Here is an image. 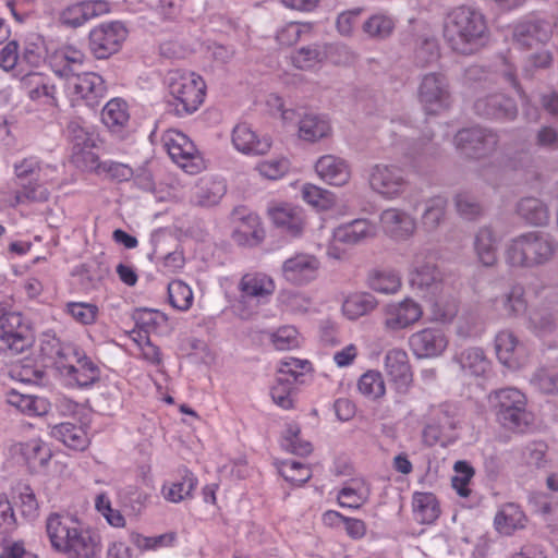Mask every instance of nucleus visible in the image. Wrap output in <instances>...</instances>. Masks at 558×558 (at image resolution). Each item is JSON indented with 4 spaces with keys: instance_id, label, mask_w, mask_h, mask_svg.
I'll return each instance as SVG.
<instances>
[{
    "instance_id": "nucleus-1",
    "label": "nucleus",
    "mask_w": 558,
    "mask_h": 558,
    "mask_svg": "<svg viewBox=\"0 0 558 558\" xmlns=\"http://www.w3.org/2000/svg\"><path fill=\"white\" fill-rule=\"evenodd\" d=\"M485 17L478 11L461 5L451 10L445 17L444 38L450 48L461 54H472L487 37Z\"/></svg>"
},
{
    "instance_id": "nucleus-2",
    "label": "nucleus",
    "mask_w": 558,
    "mask_h": 558,
    "mask_svg": "<svg viewBox=\"0 0 558 558\" xmlns=\"http://www.w3.org/2000/svg\"><path fill=\"white\" fill-rule=\"evenodd\" d=\"M558 250L556 239L545 231H526L508 241L505 260L511 267L534 268L546 265Z\"/></svg>"
},
{
    "instance_id": "nucleus-3",
    "label": "nucleus",
    "mask_w": 558,
    "mask_h": 558,
    "mask_svg": "<svg viewBox=\"0 0 558 558\" xmlns=\"http://www.w3.org/2000/svg\"><path fill=\"white\" fill-rule=\"evenodd\" d=\"M489 403L496 421L507 430L523 433L533 422L527 410L526 396L517 388L507 387L489 393Z\"/></svg>"
},
{
    "instance_id": "nucleus-4",
    "label": "nucleus",
    "mask_w": 558,
    "mask_h": 558,
    "mask_svg": "<svg viewBox=\"0 0 558 558\" xmlns=\"http://www.w3.org/2000/svg\"><path fill=\"white\" fill-rule=\"evenodd\" d=\"M169 93L178 116L191 114L203 104L206 84L195 72L174 70L168 74Z\"/></svg>"
},
{
    "instance_id": "nucleus-5",
    "label": "nucleus",
    "mask_w": 558,
    "mask_h": 558,
    "mask_svg": "<svg viewBox=\"0 0 558 558\" xmlns=\"http://www.w3.org/2000/svg\"><path fill=\"white\" fill-rule=\"evenodd\" d=\"M416 96L426 114L437 116L453 102L450 82L442 72H428L420 77Z\"/></svg>"
},
{
    "instance_id": "nucleus-6",
    "label": "nucleus",
    "mask_w": 558,
    "mask_h": 558,
    "mask_svg": "<svg viewBox=\"0 0 558 558\" xmlns=\"http://www.w3.org/2000/svg\"><path fill=\"white\" fill-rule=\"evenodd\" d=\"M32 343V331L23 323L22 315L7 312L5 307L0 305V352L15 355L24 352Z\"/></svg>"
},
{
    "instance_id": "nucleus-7",
    "label": "nucleus",
    "mask_w": 558,
    "mask_h": 558,
    "mask_svg": "<svg viewBox=\"0 0 558 558\" xmlns=\"http://www.w3.org/2000/svg\"><path fill=\"white\" fill-rule=\"evenodd\" d=\"M128 37V31L121 22L102 23L89 32L88 46L97 59H107L117 53Z\"/></svg>"
},
{
    "instance_id": "nucleus-8",
    "label": "nucleus",
    "mask_w": 558,
    "mask_h": 558,
    "mask_svg": "<svg viewBox=\"0 0 558 558\" xmlns=\"http://www.w3.org/2000/svg\"><path fill=\"white\" fill-rule=\"evenodd\" d=\"M498 142V135L493 130L480 126L463 129L454 136L456 146L465 156L476 159L492 155Z\"/></svg>"
},
{
    "instance_id": "nucleus-9",
    "label": "nucleus",
    "mask_w": 558,
    "mask_h": 558,
    "mask_svg": "<svg viewBox=\"0 0 558 558\" xmlns=\"http://www.w3.org/2000/svg\"><path fill=\"white\" fill-rule=\"evenodd\" d=\"M368 183L374 192L387 198H395L404 191L407 179L400 167L377 163L369 170Z\"/></svg>"
},
{
    "instance_id": "nucleus-10",
    "label": "nucleus",
    "mask_w": 558,
    "mask_h": 558,
    "mask_svg": "<svg viewBox=\"0 0 558 558\" xmlns=\"http://www.w3.org/2000/svg\"><path fill=\"white\" fill-rule=\"evenodd\" d=\"M83 531L78 522L69 515L51 513L46 520V532L54 550L65 555L73 541Z\"/></svg>"
},
{
    "instance_id": "nucleus-11",
    "label": "nucleus",
    "mask_w": 558,
    "mask_h": 558,
    "mask_svg": "<svg viewBox=\"0 0 558 558\" xmlns=\"http://www.w3.org/2000/svg\"><path fill=\"white\" fill-rule=\"evenodd\" d=\"M473 110L478 117L498 121H513L519 112L514 99L502 93L478 97L474 101Z\"/></svg>"
},
{
    "instance_id": "nucleus-12",
    "label": "nucleus",
    "mask_w": 558,
    "mask_h": 558,
    "mask_svg": "<svg viewBox=\"0 0 558 558\" xmlns=\"http://www.w3.org/2000/svg\"><path fill=\"white\" fill-rule=\"evenodd\" d=\"M163 146L170 158L186 172L194 173L197 170L195 160L196 147L193 142L182 132L169 130L162 136Z\"/></svg>"
},
{
    "instance_id": "nucleus-13",
    "label": "nucleus",
    "mask_w": 558,
    "mask_h": 558,
    "mask_svg": "<svg viewBox=\"0 0 558 558\" xmlns=\"http://www.w3.org/2000/svg\"><path fill=\"white\" fill-rule=\"evenodd\" d=\"M66 85L73 96L84 100L89 107L98 106L106 95L105 81L94 72L71 76L66 80Z\"/></svg>"
},
{
    "instance_id": "nucleus-14",
    "label": "nucleus",
    "mask_w": 558,
    "mask_h": 558,
    "mask_svg": "<svg viewBox=\"0 0 558 558\" xmlns=\"http://www.w3.org/2000/svg\"><path fill=\"white\" fill-rule=\"evenodd\" d=\"M553 34V25L544 20H526L513 26L512 38L521 49H531L547 43Z\"/></svg>"
},
{
    "instance_id": "nucleus-15",
    "label": "nucleus",
    "mask_w": 558,
    "mask_h": 558,
    "mask_svg": "<svg viewBox=\"0 0 558 558\" xmlns=\"http://www.w3.org/2000/svg\"><path fill=\"white\" fill-rule=\"evenodd\" d=\"M318 259L310 254H296L282 264V276L292 284L303 286L317 277Z\"/></svg>"
},
{
    "instance_id": "nucleus-16",
    "label": "nucleus",
    "mask_w": 558,
    "mask_h": 558,
    "mask_svg": "<svg viewBox=\"0 0 558 558\" xmlns=\"http://www.w3.org/2000/svg\"><path fill=\"white\" fill-rule=\"evenodd\" d=\"M385 372L399 392H405L413 381L409 356L402 349L395 348L386 353Z\"/></svg>"
},
{
    "instance_id": "nucleus-17",
    "label": "nucleus",
    "mask_w": 558,
    "mask_h": 558,
    "mask_svg": "<svg viewBox=\"0 0 558 558\" xmlns=\"http://www.w3.org/2000/svg\"><path fill=\"white\" fill-rule=\"evenodd\" d=\"M422 314L421 305L407 298L401 302L386 306L384 325L388 330H401L416 323Z\"/></svg>"
},
{
    "instance_id": "nucleus-18",
    "label": "nucleus",
    "mask_w": 558,
    "mask_h": 558,
    "mask_svg": "<svg viewBox=\"0 0 558 558\" xmlns=\"http://www.w3.org/2000/svg\"><path fill=\"white\" fill-rule=\"evenodd\" d=\"M409 344L417 359H426L440 355L447 348L448 341L441 330L425 328L413 333L409 338Z\"/></svg>"
},
{
    "instance_id": "nucleus-19",
    "label": "nucleus",
    "mask_w": 558,
    "mask_h": 558,
    "mask_svg": "<svg viewBox=\"0 0 558 558\" xmlns=\"http://www.w3.org/2000/svg\"><path fill=\"white\" fill-rule=\"evenodd\" d=\"M441 272L437 266L421 256H416L409 274L412 289L425 294L434 292L441 284Z\"/></svg>"
},
{
    "instance_id": "nucleus-20",
    "label": "nucleus",
    "mask_w": 558,
    "mask_h": 558,
    "mask_svg": "<svg viewBox=\"0 0 558 558\" xmlns=\"http://www.w3.org/2000/svg\"><path fill=\"white\" fill-rule=\"evenodd\" d=\"M317 175L326 183L343 186L351 179V168L348 161L336 155H324L315 162Z\"/></svg>"
},
{
    "instance_id": "nucleus-21",
    "label": "nucleus",
    "mask_w": 558,
    "mask_h": 558,
    "mask_svg": "<svg viewBox=\"0 0 558 558\" xmlns=\"http://www.w3.org/2000/svg\"><path fill=\"white\" fill-rule=\"evenodd\" d=\"M109 11V3L104 0H88L68 7L61 15L63 24L78 27L89 20Z\"/></svg>"
},
{
    "instance_id": "nucleus-22",
    "label": "nucleus",
    "mask_w": 558,
    "mask_h": 558,
    "mask_svg": "<svg viewBox=\"0 0 558 558\" xmlns=\"http://www.w3.org/2000/svg\"><path fill=\"white\" fill-rule=\"evenodd\" d=\"M376 235L375 226L367 219H354L340 225L333 230L332 236L336 243L353 246L363 243Z\"/></svg>"
},
{
    "instance_id": "nucleus-23",
    "label": "nucleus",
    "mask_w": 558,
    "mask_h": 558,
    "mask_svg": "<svg viewBox=\"0 0 558 558\" xmlns=\"http://www.w3.org/2000/svg\"><path fill=\"white\" fill-rule=\"evenodd\" d=\"M380 223L384 231L396 240L410 238L416 228L415 220L405 211L398 208H388L380 214Z\"/></svg>"
},
{
    "instance_id": "nucleus-24",
    "label": "nucleus",
    "mask_w": 558,
    "mask_h": 558,
    "mask_svg": "<svg viewBox=\"0 0 558 558\" xmlns=\"http://www.w3.org/2000/svg\"><path fill=\"white\" fill-rule=\"evenodd\" d=\"M232 144L236 150L246 155H264L271 147L268 137H258L246 123H239L234 126Z\"/></svg>"
},
{
    "instance_id": "nucleus-25",
    "label": "nucleus",
    "mask_w": 558,
    "mask_h": 558,
    "mask_svg": "<svg viewBox=\"0 0 558 558\" xmlns=\"http://www.w3.org/2000/svg\"><path fill=\"white\" fill-rule=\"evenodd\" d=\"M268 213L276 227L282 231L292 236H298L302 233L305 225L302 208L290 204H282L269 208Z\"/></svg>"
},
{
    "instance_id": "nucleus-26",
    "label": "nucleus",
    "mask_w": 558,
    "mask_h": 558,
    "mask_svg": "<svg viewBox=\"0 0 558 558\" xmlns=\"http://www.w3.org/2000/svg\"><path fill=\"white\" fill-rule=\"evenodd\" d=\"M515 214L526 225L545 227L549 222V208L541 198L525 196L515 204Z\"/></svg>"
},
{
    "instance_id": "nucleus-27",
    "label": "nucleus",
    "mask_w": 558,
    "mask_h": 558,
    "mask_svg": "<svg viewBox=\"0 0 558 558\" xmlns=\"http://www.w3.org/2000/svg\"><path fill=\"white\" fill-rule=\"evenodd\" d=\"M22 87L33 100L47 98V102L57 106L56 86L50 78L35 71H28L21 76Z\"/></svg>"
},
{
    "instance_id": "nucleus-28",
    "label": "nucleus",
    "mask_w": 558,
    "mask_h": 558,
    "mask_svg": "<svg viewBox=\"0 0 558 558\" xmlns=\"http://www.w3.org/2000/svg\"><path fill=\"white\" fill-rule=\"evenodd\" d=\"M50 198V191L46 182L41 178L21 182L20 189L13 193L12 198L9 201L10 205L15 207L19 205H26L33 203H45Z\"/></svg>"
},
{
    "instance_id": "nucleus-29",
    "label": "nucleus",
    "mask_w": 558,
    "mask_h": 558,
    "mask_svg": "<svg viewBox=\"0 0 558 558\" xmlns=\"http://www.w3.org/2000/svg\"><path fill=\"white\" fill-rule=\"evenodd\" d=\"M498 238L489 227L481 228L474 238V251L478 262L486 267L497 263Z\"/></svg>"
},
{
    "instance_id": "nucleus-30",
    "label": "nucleus",
    "mask_w": 558,
    "mask_h": 558,
    "mask_svg": "<svg viewBox=\"0 0 558 558\" xmlns=\"http://www.w3.org/2000/svg\"><path fill=\"white\" fill-rule=\"evenodd\" d=\"M495 350L498 360L509 368L519 366V355L522 344L517 336L510 330H501L495 338Z\"/></svg>"
},
{
    "instance_id": "nucleus-31",
    "label": "nucleus",
    "mask_w": 558,
    "mask_h": 558,
    "mask_svg": "<svg viewBox=\"0 0 558 558\" xmlns=\"http://www.w3.org/2000/svg\"><path fill=\"white\" fill-rule=\"evenodd\" d=\"M239 290L243 299L260 300L274 293L275 283L265 274H246L239 282Z\"/></svg>"
},
{
    "instance_id": "nucleus-32",
    "label": "nucleus",
    "mask_w": 558,
    "mask_h": 558,
    "mask_svg": "<svg viewBox=\"0 0 558 558\" xmlns=\"http://www.w3.org/2000/svg\"><path fill=\"white\" fill-rule=\"evenodd\" d=\"M525 523L524 512L513 502L502 505L494 519L496 530L504 535H511L514 531L523 529Z\"/></svg>"
},
{
    "instance_id": "nucleus-33",
    "label": "nucleus",
    "mask_w": 558,
    "mask_h": 558,
    "mask_svg": "<svg viewBox=\"0 0 558 558\" xmlns=\"http://www.w3.org/2000/svg\"><path fill=\"white\" fill-rule=\"evenodd\" d=\"M331 132L329 121L317 113H305L299 121V137L306 142H317Z\"/></svg>"
},
{
    "instance_id": "nucleus-34",
    "label": "nucleus",
    "mask_w": 558,
    "mask_h": 558,
    "mask_svg": "<svg viewBox=\"0 0 558 558\" xmlns=\"http://www.w3.org/2000/svg\"><path fill=\"white\" fill-rule=\"evenodd\" d=\"M44 350L54 360L58 368L66 369V372L70 369L71 364H74L83 353L74 344L62 342L58 338L47 341Z\"/></svg>"
},
{
    "instance_id": "nucleus-35",
    "label": "nucleus",
    "mask_w": 558,
    "mask_h": 558,
    "mask_svg": "<svg viewBox=\"0 0 558 558\" xmlns=\"http://www.w3.org/2000/svg\"><path fill=\"white\" fill-rule=\"evenodd\" d=\"M7 402L27 415H44L49 411V402L41 397L24 395L14 389L5 393Z\"/></svg>"
},
{
    "instance_id": "nucleus-36",
    "label": "nucleus",
    "mask_w": 558,
    "mask_h": 558,
    "mask_svg": "<svg viewBox=\"0 0 558 558\" xmlns=\"http://www.w3.org/2000/svg\"><path fill=\"white\" fill-rule=\"evenodd\" d=\"M50 434L66 447L75 450H83L88 445V438L84 428L71 422H63L52 426Z\"/></svg>"
},
{
    "instance_id": "nucleus-37",
    "label": "nucleus",
    "mask_w": 558,
    "mask_h": 558,
    "mask_svg": "<svg viewBox=\"0 0 558 558\" xmlns=\"http://www.w3.org/2000/svg\"><path fill=\"white\" fill-rule=\"evenodd\" d=\"M85 60V54L80 49L74 46H64L60 48L53 57V61L57 64L58 62L61 68L56 69L54 72L69 80L71 76L77 75V70L81 68Z\"/></svg>"
},
{
    "instance_id": "nucleus-38",
    "label": "nucleus",
    "mask_w": 558,
    "mask_h": 558,
    "mask_svg": "<svg viewBox=\"0 0 558 558\" xmlns=\"http://www.w3.org/2000/svg\"><path fill=\"white\" fill-rule=\"evenodd\" d=\"M101 550L99 537L89 530H84L73 541L65 554L66 558H98Z\"/></svg>"
},
{
    "instance_id": "nucleus-39",
    "label": "nucleus",
    "mask_w": 558,
    "mask_h": 558,
    "mask_svg": "<svg viewBox=\"0 0 558 558\" xmlns=\"http://www.w3.org/2000/svg\"><path fill=\"white\" fill-rule=\"evenodd\" d=\"M396 27L395 20L386 13H375L367 17L361 28L368 39L385 40L389 38Z\"/></svg>"
},
{
    "instance_id": "nucleus-40",
    "label": "nucleus",
    "mask_w": 558,
    "mask_h": 558,
    "mask_svg": "<svg viewBox=\"0 0 558 558\" xmlns=\"http://www.w3.org/2000/svg\"><path fill=\"white\" fill-rule=\"evenodd\" d=\"M15 453L21 454L29 465L44 466L51 458L49 447L38 438L17 442L13 446Z\"/></svg>"
},
{
    "instance_id": "nucleus-41",
    "label": "nucleus",
    "mask_w": 558,
    "mask_h": 558,
    "mask_svg": "<svg viewBox=\"0 0 558 558\" xmlns=\"http://www.w3.org/2000/svg\"><path fill=\"white\" fill-rule=\"evenodd\" d=\"M377 305L378 301L372 293L359 292L344 300L342 312L349 319H356L374 311Z\"/></svg>"
},
{
    "instance_id": "nucleus-42",
    "label": "nucleus",
    "mask_w": 558,
    "mask_h": 558,
    "mask_svg": "<svg viewBox=\"0 0 558 558\" xmlns=\"http://www.w3.org/2000/svg\"><path fill=\"white\" fill-rule=\"evenodd\" d=\"M558 325L557 315L547 306H537L529 313V328L537 336L553 333Z\"/></svg>"
},
{
    "instance_id": "nucleus-43",
    "label": "nucleus",
    "mask_w": 558,
    "mask_h": 558,
    "mask_svg": "<svg viewBox=\"0 0 558 558\" xmlns=\"http://www.w3.org/2000/svg\"><path fill=\"white\" fill-rule=\"evenodd\" d=\"M66 374L72 376L80 387H88L99 379L100 369L89 357L82 353L80 359L71 364Z\"/></svg>"
},
{
    "instance_id": "nucleus-44",
    "label": "nucleus",
    "mask_w": 558,
    "mask_h": 558,
    "mask_svg": "<svg viewBox=\"0 0 558 558\" xmlns=\"http://www.w3.org/2000/svg\"><path fill=\"white\" fill-rule=\"evenodd\" d=\"M454 360L462 369L474 376L484 375L489 367V362L481 348L464 349L456 355Z\"/></svg>"
},
{
    "instance_id": "nucleus-45",
    "label": "nucleus",
    "mask_w": 558,
    "mask_h": 558,
    "mask_svg": "<svg viewBox=\"0 0 558 558\" xmlns=\"http://www.w3.org/2000/svg\"><path fill=\"white\" fill-rule=\"evenodd\" d=\"M226 191L227 186L223 180L210 179L203 181L194 194V202L204 207L217 205Z\"/></svg>"
},
{
    "instance_id": "nucleus-46",
    "label": "nucleus",
    "mask_w": 558,
    "mask_h": 558,
    "mask_svg": "<svg viewBox=\"0 0 558 558\" xmlns=\"http://www.w3.org/2000/svg\"><path fill=\"white\" fill-rule=\"evenodd\" d=\"M413 509L421 523H433L440 514L439 504L432 493H415Z\"/></svg>"
},
{
    "instance_id": "nucleus-47",
    "label": "nucleus",
    "mask_w": 558,
    "mask_h": 558,
    "mask_svg": "<svg viewBox=\"0 0 558 558\" xmlns=\"http://www.w3.org/2000/svg\"><path fill=\"white\" fill-rule=\"evenodd\" d=\"M196 484L197 480L194 474L189 470H184L180 481L172 482L169 485H163L162 494L167 500L171 502H179L191 496Z\"/></svg>"
},
{
    "instance_id": "nucleus-48",
    "label": "nucleus",
    "mask_w": 558,
    "mask_h": 558,
    "mask_svg": "<svg viewBox=\"0 0 558 558\" xmlns=\"http://www.w3.org/2000/svg\"><path fill=\"white\" fill-rule=\"evenodd\" d=\"M437 40L429 35L423 34L416 38L414 49V61L418 66L425 68L439 59Z\"/></svg>"
},
{
    "instance_id": "nucleus-49",
    "label": "nucleus",
    "mask_w": 558,
    "mask_h": 558,
    "mask_svg": "<svg viewBox=\"0 0 558 558\" xmlns=\"http://www.w3.org/2000/svg\"><path fill=\"white\" fill-rule=\"evenodd\" d=\"M327 47L314 44L300 48L292 56V63L301 70H310L327 58Z\"/></svg>"
},
{
    "instance_id": "nucleus-50",
    "label": "nucleus",
    "mask_w": 558,
    "mask_h": 558,
    "mask_svg": "<svg viewBox=\"0 0 558 558\" xmlns=\"http://www.w3.org/2000/svg\"><path fill=\"white\" fill-rule=\"evenodd\" d=\"M369 287L384 294H393L401 288V278L393 270H374L368 276Z\"/></svg>"
},
{
    "instance_id": "nucleus-51",
    "label": "nucleus",
    "mask_w": 558,
    "mask_h": 558,
    "mask_svg": "<svg viewBox=\"0 0 558 558\" xmlns=\"http://www.w3.org/2000/svg\"><path fill=\"white\" fill-rule=\"evenodd\" d=\"M65 136L71 144V153L82 147H94L95 141L92 133L80 119L71 120L65 129Z\"/></svg>"
},
{
    "instance_id": "nucleus-52",
    "label": "nucleus",
    "mask_w": 558,
    "mask_h": 558,
    "mask_svg": "<svg viewBox=\"0 0 558 558\" xmlns=\"http://www.w3.org/2000/svg\"><path fill=\"white\" fill-rule=\"evenodd\" d=\"M447 199L444 196H435L426 201L422 215V222L427 230H435L445 218Z\"/></svg>"
},
{
    "instance_id": "nucleus-53",
    "label": "nucleus",
    "mask_w": 558,
    "mask_h": 558,
    "mask_svg": "<svg viewBox=\"0 0 558 558\" xmlns=\"http://www.w3.org/2000/svg\"><path fill=\"white\" fill-rule=\"evenodd\" d=\"M530 384L543 393L558 395V371L539 367L531 376Z\"/></svg>"
},
{
    "instance_id": "nucleus-54",
    "label": "nucleus",
    "mask_w": 558,
    "mask_h": 558,
    "mask_svg": "<svg viewBox=\"0 0 558 558\" xmlns=\"http://www.w3.org/2000/svg\"><path fill=\"white\" fill-rule=\"evenodd\" d=\"M357 388L365 397L376 400L386 392L385 381L377 371H368L363 374L357 383Z\"/></svg>"
},
{
    "instance_id": "nucleus-55",
    "label": "nucleus",
    "mask_w": 558,
    "mask_h": 558,
    "mask_svg": "<svg viewBox=\"0 0 558 558\" xmlns=\"http://www.w3.org/2000/svg\"><path fill=\"white\" fill-rule=\"evenodd\" d=\"M170 304L180 311H187L193 303L192 289L181 280H173L168 284Z\"/></svg>"
},
{
    "instance_id": "nucleus-56",
    "label": "nucleus",
    "mask_w": 558,
    "mask_h": 558,
    "mask_svg": "<svg viewBox=\"0 0 558 558\" xmlns=\"http://www.w3.org/2000/svg\"><path fill=\"white\" fill-rule=\"evenodd\" d=\"M279 473L293 485H303L312 477L311 469L295 460H284L280 463Z\"/></svg>"
},
{
    "instance_id": "nucleus-57",
    "label": "nucleus",
    "mask_w": 558,
    "mask_h": 558,
    "mask_svg": "<svg viewBox=\"0 0 558 558\" xmlns=\"http://www.w3.org/2000/svg\"><path fill=\"white\" fill-rule=\"evenodd\" d=\"M366 499L367 489L357 481L350 482L338 494V501L341 507L359 508Z\"/></svg>"
},
{
    "instance_id": "nucleus-58",
    "label": "nucleus",
    "mask_w": 558,
    "mask_h": 558,
    "mask_svg": "<svg viewBox=\"0 0 558 558\" xmlns=\"http://www.w3.org/2000/svg\"><path fill=\"white\" fill-rule=\"evenodd\" d=\"M101 119L109 128L124 125L129 120L126 104L118 98L111 99L104 107Z\"/></svg>"
},
{
    "instance_id": "nucleus-59",
    "label": "nucleus",
    "mask_w": 558,
    "mask_h": 558,
    "mask_svg": "<svg viewBox=\"0 0 558 558\" xmlns=\"http://www.w3.org/2000/svg\"><path fill=\"white\" fill-rule=\"evenodd\" d=\"M458 311V300L452 296H440L432 305L433 319L440 323H450Z\"/></svg>"
},
{
    "instance_id": "nucleus-60",
    "label": "nucleus",
    "mask_w": 558,
    "mask_h": 558,
    "mask_svg": "<svg viewBox=\"0 0 558 558\" xmlns=\"http://www.w3.org/2000/svg\"><path fill=\"white\" fill-rule=\"evenodd\" d=\"M65 312L77 323L83 325H90L95 323L99 310L98 306L92 303L84 302H70L65 306Z\"/></svg>"
},
{
    "instance_id": "nucleus-61",
    "label": "nucleus",
    "mask_w": 558,
    "mask_h": 558,
    "mask_svg": "<svg viewBox=\"0 0 558 558\" xmlns=\"http://www.w3.org/2000/svg\"><path fill=\"white\" fill-rule=\"evenodd\" d=\"M293 380L289 377L278 375L276 384L271 387L270 395L272 401L282 409H291L293 401L291 399V390L293 387Z\"/></svg>"
},
{
    "instance_id": "nucleus-62",
    "label": "nucleus",
    "mask_w": 558,
    "mask_h": 558,
    "mask_svg": "<svg viewBox=\"0 0 558 558\" xmlns=\"http://www.w3.org/2000/svg\"><path fill=\"white\" fill-rule=\"evenodd\" d=\"M501 303L510 316H517L526 310V301L524 299V288L521 284L512 286L509 291L501 298Z\"/></svg>"
},
{
    "instance_id": "nucleus-63",
    "label": "nucleus",
    "mask_w": 558,
    "mask_h": 558,
    "mask_svg": "<svg viewBox=\"0 0 558 558\" xmlns=\"http://www.w3.org/2000/svg\"><path fill=\"white\" fill-rule=\"evenodd\" d=\"M456 475L452 477V487L461 497H469L471 489L468 487L474 475V469L466 461H457L453 466Z\"/></svg>"
},
{
    "instance_id": "nucleus-64",
    "label": "nucleus",
    "mask_w": 558,
    "mask_h": 558,
    "mask_svg": "<svg viewBox=\"0 0 558 558\" xmlns=\"http://www.w3.org/2000/svg\"><path fill=\"white\" fill-rule=\"evenodd\" d=\"M534 145L543 151H558V128L553 125H541L534 134Z\"/></svg>"
}]
</instances>
